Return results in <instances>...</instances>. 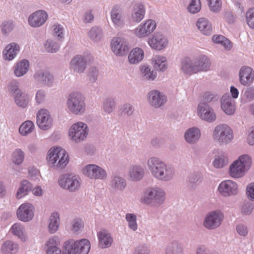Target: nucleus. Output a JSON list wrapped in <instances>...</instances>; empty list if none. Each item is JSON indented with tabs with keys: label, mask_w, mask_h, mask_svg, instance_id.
<instances>
[{
	"label": "nucleus",
	"mask_w": 254,
	"mask_h": 254,
	"mask_svg": "<svg viewBox=\"0 0 254 254\" xmlns=\"http://www.w3.org/2000/svg\"><path fill=\"white\" fill-rule=\"evenodd\" d=\"M148 168L152 175L160 180H169L174 175V171L170 167L159 159L152 157L148 161Z\"/></svg>",
	"instance_id": "1"
},
{
	"label": "nucleus",
	"mask_w": 254,
	"mask_h": 254,
	"mask_svg": "<svg viewBox=\"0 0 254 254\" xmlns=\"http://www.w3.org/2000/svg\"><path fill=\"white\" fill-rule=\"evenodd\" d=\"M69 159L67 152L63 148L56 147L51 148L48 152V164L59 169L64 168L68 163Z\"/></svg>",
	"instance_id": "2"
},
{
	"label": "nucleus",
	"mask_w": 254,
	"mask_h": 254,
	"mask_svg": "<svg viewBox=\"0 0 254 254\" xmlns=\"http://www.w3.org/2000/svg\"><path fill=\"white\" fill-rule=\"evenodd\" d=\"M252 159L248 155H242L229 167L230 176L234 178H240L245 175L252 165Z\"/></svg>",
	"instance_id": "3"
},
{
	"label": "nucleus",
	"mask_w": 254,
	"mask_h": 254,
	"mask_svg": "<svg viewBox=\"0 0 254 254\" xmlns=\"http://www.w3.org/2000/svg\"><path fill=\"white\" fill-rule=\"evenodd\" d=\"M190 59L189 58L184 59L181 63V69L186 74H192L199 71H207L209 69L210 62L207 57L203 56L197 59L194 63V67L190 66L186 67V64H189Z\"/></svg>",
	"instance_id": "4"
},
{
	"label": "nucleus",
	"mask_w": 254,
	"mask_h": 254,
	"mask_svg": "<svg viewBox=\"0 0 254 254\" xmlns=\"http://www.w3.org/2000/svg\"><path fill=\"white\" fill-rule=\"evenodd\" d=\"M64 247L67 254H87L90 249V244L86 239L76 242L70 240L64 243Z\"/></svg>",
	"instance_id": "5"
},
{
	"label": "nucleus",
	"mask_w": 254,
	"mask_h": 254,
	"mask_svg": "<svg viewBox=\"0 0 254 254\" xmlns=\"http://www.w3.org/2000/svg\"><path fill=\"white\" fill-rule=\"evenodd\" d=\"M88 132L87 126L82 122H78L70 128L69 136L72 141L79 142L86 138Z\"/></svg>",
	"instance_id": "6"
},
{
	"label": "nucleus",
	"mask_w": 254,
	"mask_h": 254,
	"mask_svg": "<svg viewBox=\"0 0 254 254\" xmlns=\"http://www.w3.org/2000/svg\"><path fill=\"white\" fill-rule=\"evenodd\" d=\"M214 139L219 143H227L233 138V132L226 125L217 126L213 134Z\"/></svg>",
	"instance_id": "7"
},
{
	"label": "nucleus",
	"mask_w": 254,
	"mask_h": 254,
	"mask_svg": "<svg viewBox=\"0 0 254 254\" xmlns=\"http://www.w3.org/2000/svg\"><path fill=\"white\" fill-rule=\"evenodd\" d=\"M69 110L75 114L84 112L85 104L81 94L78 93H73L70 95L67 101Z\"/></svg>",
	"instance_id": "8"
},
{
	"label": "nucleus",
	"mask_w": 254,
	"mask_h": 254,
	"mask_svg": "<svg viewBox=\"0 0 254 254\" xmlns=\"http://www.w3.org/2000/svg\"><path fill=\"white\" fill-rule=\"evenodd\" d=\"M60 186L69 191H73L78 190L80 187V179L77 176L68 174L59 180Z\"/></svg>",
	"instance_id": "9"
},
{
	"label": "nucleus",
	"mask_w": 254,
	"mask_h": 254,
	"mask_svg": "<svg viewBox=\"0 0 254 254\" xmlns=\"http://www.w3.org/2000/svg\"><path fill=\"white\" fill-rule=\"evenodd\" d=\"M156 27V24L154 20L147 19L134 30V33L138 37H145L152 33Z\"/></svg>",
	"instance_id": "10"
},
{
	"label": "nucleus",
	"mask_w": 254,
	"mask_h": 254,
	"mask_svg": "<svg viewBox=\"0 0 254 254\" xmlns=\"http://www.w3.org/2000/svg\"><path fill=\"white\" fill-rule=\"evenodd\" d=\"M34 208L29 203L22 204L17 210V216L19 220L23 222H28L34 217Z\"/></svg>",
	"instance_id": "11"
},
{
	"label": "nucleus",
	"mask_w": 254,
	"mask_h": 254,
	"mask_svg": "<svg viewBox=\"0 0 254 254\" xmlns=\"http://www.w3.org/2000/svg\"><path fill=\"white\" fill-rule=\"evenodd\" d=\"M37 124L43 130H48L51 128L53 120L47 110L42 109L38 111L37 114Z\"/></svg>",
	"instance_id": "12"
},
{
	"label": "nucleus",
	"mask_w": 254,
	"mask_h": 254,
	"mask_svg": "<svg viewBox=\"0 0 254 254\" xmlns=\"http://www.w3.org/2000/svg\"><path fill=\"white\" fill-rule=\"evenodd\" d=\"M223 218L222 213L219 211H212L209 213L204 222V226L210 229H213L220 226Z\"/></svg>",
	"instance_id": "13"
},
{
	"label": "nucleus",
	"mask_w": 254,
	"mask_h": 254,
	"mask_svg": "<svg viewBox=\"0 0 254 254\" xmlns=\"http://www.w3.org/2000/svg\"><path fill=\"white\" fill-rule=\"evenodd\" d=\"M197 115L202 120L209 122L214 121L216 117L213 110L204 102L198 105Z\"/></svg>",
	"instance_id": "14"
},
{
	"label": "nucleus",
	"mask_w": 254,
	"mask_h": 254,
	"mask_svg": "<svg viewBox=\"0 0 254 254\" xmlns=\"http://www.w3.org/2000/svg\"><path fill=\"white\" fill-rule=\"evenodd\" d=\"M48 17L47 13L42 10H37L31 14L28 18L29 25L33 27H38L43 25Z\"/></svg>",
	"instance_id": "15"
},
{
	"label": "nucleus",
	"mask_w": 254,
	"mask_h": 254,
	"mask_svg": "<svg viewBox=\"0 0 254 254\" xmlns=\"http://www.w3.org/2000/svg\"><path fill=\"white\" fill-rule=\"evenodd\" d=\"M218 190L222 195L225 196L235 195L238 192V185L231 180H227L220 184Z\"/></svg>",
	"instance_id": "16"
},
{
	"label": "nucleus",
	"mask_w": 254,
	"mask_h": 254,
	"mask_svg": "<svg viewBox=\"0 0 254 254\" xmlns=\"http://www.w3.org/2000/svg\"><path fill=\"white\" fill-rule=\"evenodd\" d=\"M111 48L114 53L120 56L126 54L128 50L127 42L124 39L119 37L113 39Z\"/></svg>",
	"instance_id": "17"
},
{
	"label": "nucleus",
	"mask_w": 254,
	"mask_h": 254,
	"mask_svg": "<svg viewBox=\"0 0 254 254\" xmlns=\"http://www.w3.org/2000/svg\"><path fill=\"white\" fill-rule=\"evenodd\" d=\"M164 194V192L161 190L150 189L145 193L141 201L147 204L152 202H159L163 199Z\"/></svg>",
	"instance_id": "18"
},
{
	"label": "nucleus",
	"mask_w": 254,
	"mask_h": 254,
	"mask_svg": "<svg viewBox=\"0 0 254 254\" xmlns=\"http://www.w3.org/2000/svg\"><path fill=\"white\" fill-rule=\"evenodd\" d=\"M148 43L152 49L161 50L167 46L168 40L162 34L156 33L148 40Z\"/></svg>",
	"instance_id": "19"
},
{
	"label": "nucleus",
	"mask_w": 254,
	"mask_h": 254,
	"mask_svg": "<svg viewBox=\"0 0 254 254\" xmlns=\"http://www.w3.org/2000/svg\"><path fill=\"white\" fill-rule=\"evenodd\" d=\"M85 174L93 179H104L106 176L104 170L95 165H89L84 170Z\"/></svg>",
	"instance_id": "20"
},
{
	"label": "nucleus",
	"mask_w": 254,
	"mask_h": 254,
	"mask_svg": "<svg viewBox=\"0 0 254 254\" xmlns=\"http://www.w3.org/2000/svg\"><path fill=\"white\" fill-rule=\"evenodd\" d=\"M240 82L243 85H249L254 79V71L250 67H243L239 73Z\"/></svg>",
	"instance_id": "21"
},
{
	"label": "nucleus",
	"mask_w": 254,
	"mask_h": 254,
	"mask_svg": "<svg viewBox=\"0 0 254 254\" xmlns=\"http://www.w3.org/2000/svg\"><path fill=\"white\" fill-rule=\"evenodd\" d=\"M70 67L74 72H82L86 68V61L82 56H76L71 61Z\"/></svg>",
	"instance_id": "22"
},
{
	"label": "nucleus",
	"mask_w": 254,
	"mask_h": 254,
	"mask_svg": "<svg viewBox=\"0 0 254 254\" xmlns=\"http://www.w3.org/2000/svg\"><path fill=\"white\" fill-rule=\"evenodd\" d=\"M111 17L113 23L118 27L124 24V17L122 8L118 5L115 6L111 11Z\"/></svg>",
	"instance_id": "23"
},
{
	"label": "nucleus",
	"mask_w": 254,
	"mask_h": 254,
	"mask_svg": "<svg viewBox=\"0 0 254 254\" xmlns=\"http://www.w3.org/2000/svg\"><path fill=\"white\" fill-rule=\"evenodd\" d=\"M149 101L152 106L158 108L160 107L166 101L165 96L160 92L153 90L149 93Z\"/></svg>",
	"instance_id": "24"
},
{
	"label": "nucleus",
	"mask_w": 254,
	"mask_h": 254,
	"mask_svg": "<svg viewBox=\"0 0 254 254\" xmlns=\"http://www.w3.org/2000/svg\"><path fill=\"white\" fill-rule=\"evenodd\" d=\"M221 108L226 114H233L235 112L234 101L228 95H224L221 99Z\"/></svg>",
	"instance_id": "25"
},
{
	"label": "nucleus",
	"mask_w": 254,
	"mask_h": 254,
	"mask_svg": "<svg viewBox=\"0 0 254 254\" xmlns=\"http://www.w3.org/2000/svg\"><path fill=\"white\" fill-rule=\"evenodd\" d=\"M145 8L141 3H137L134 5L131 14V20L138 23L144 17Z\"/></svg>",
	"instance_id": "26"
},
{
	"label": "nucleus",
	"mask_w": 254,
	"mask_h": 254,
	"mask_svg": "<svg viewBox=\"0 0 254 254\" xmlns=\"http://www.w3.org/2000/svg\"><path fill=\"white\" fill-rule=\"evenodd\" d=\"M99 245L102 248H107L111 246L113 239L109 233L106 230H102L98 233Z\"/></svg>",
	"instance_id": "27"
},
{
	"label": "nucleus",
	"mask_w": 254,
	"mask_h": 254,
	"mask_svg": "<svg viewBox=\"0 0 254 254\" xmlns=\"http://www.w3.org/2000/svg\"><path fill=\"white\" fill-rule=\"evenodd\" d=\"M198 29L204 35H209L212 33V27L211 23L205 18H200L196 23Z\"/></svg>",
	"instance_id": "28"
},
{
	"label": "nucleus",
	"mask_w": 254,
	"mask_h": 254,
	"mask_svg": "<svg viewBox=\"0 0 254 254\" xmlns=\"http://www.w3.org/2000/svg\"><path fill=\"white\" fill-rule=\"evenodd\" d=\"M19 50V46L15 43L8 45L3 51L4 59L9 61L12 60L15 58Z\"/></svg>",
	"instance_id": "29"
},
{
	"label": "nucleus",
	"mask_w": 254,
	"mask_h": 254,
	"mask_svg": "<svg viewBox=\"0 0 254 254\" xmlns=\"http://www.w3.org/2000/svg\"><path fill=\"white\" fill-rule=\"evenodd\" d=\"M144 52L139 48L133 49L129 53L128 59L131 64H135L140 62L143 58Z\"/></svg>",
	"instance_id": "30"
},
{
	"label": "nucleus",
	"mask_w": 254,
	"mask_h": 254,
	"mask_svg": "<svg viewBox=\"0 0 254 254\" xmlns=\"http://www.w3.org/2000/svg\"><path fill=\"white\" fill-rule=\"evenodd\" d=\"M29 63L28 61L23 60L17 63L14 70V74L17 77H20L24 75L28 71Z\"/></svg>",
	"instance_id": "31"
},
{
	"label": "nucleus",
	"mask_w": 254,
	"mask_h": 254,
	"mask_svg": "<svg viewBox=\"0 0 254 254\" xmlns=\"http://www.w3.org/2000/svg\"><path fill=\"white\" fill-rule=\"evenodd\" d=\"M36 80L42 84L50 86L54 81V78L48 71L36 73L34 76Z\"/></svg>",
	"instance_id": "32"
},
{
	"label": "nucleus",
	"mask_w": 254,
	"mask_h": 254,
	"mask_svg": "<svg viewBox=\"0 0 254 254\" xmlns=\"http://www.w3.org/2000/svg\"><path fill=\"white\" fill-rule=\"evenodd\" d=\"M17 244L11 241H6L2 244L1 252L3 254H14L18 251Z\"/></svg>",
	"instance_id": "33"
},
{
	"label": "nucleus",
	"mask_w": 254,
	"mask_h": 254,
	"mask_svg": "<svg viewBox=\"0 0 254 254\" xmlns=\"http://www.w3.org/2000/svg\"><path fill=\"white\" fill-rule=\"evenodd\" d=\"M11 232L15 236H17L22 241L25 242L27 240V237L24 233V228L23 225L19 223H15L11 229Z\"/></svg>",
	"instance_id": "34"
},
{
	"label": "nucleus",
	"mask_w": 254,
	"mask_h": 254,
	"mask_svg": "<svg viewBox=\"0 0 254 254\" xmlns=\"http://www.w3.org/2000/svg\"><path fill=\"white\" fill-rule=\"evenodd\" d=\"M17 92V93L15 97V103L19 107H26L29 101V97L17 88L15 89L14 92Z\"/></svg>",
	"instance_id": "35"
},
{
	"label": "nucleus",
	"mask_w": 254,
	"mask_h": 254,
	"mask_svg": "<svg viewBox=\"0 0 254 254\" xmlns=\"http://www.w3.org/2000/svg\"><path fill=\"white\" fill-rule=\"evenodd\" d=\"M152 64L154 68L160 71H163L167 67L166 59L161 56H155L152 59Z\"/></svg>",
	"instance_id": "36"
},
{
	"label": "nucleus",
	"mask_w": 254,
	"mask_h": 254,
	"mask_svg": "<svg viewBox=\"0 0 254 254\" xmlns=\"http://www.w3.org/2000/svg\"><path fill=\"white\" fill-rule=\"evenodd\" d=\"M143 169L139 166H133L129 170V175L132 181L139 180L143 177Z\"/></svg>",
	"instance_id": "37"
},
{
	"label": "nucleus",
	"mask_w": 254,
	"mask_h": 254,
	"mask_svg": "<svg viewBox=\"0 0 254 254\" xmlns=\"http://www.w3.org/2000/svg\"><path fill=\"white\" fill-rule=\"evenodd\" d=\"M200 133L198 128L192 127L188 129L185 135V139L188 142H194L200 137Z\"/></svg>",
	"instance_id": "38"
},
{
	"label": "nucleus",
	"mask_w": 254,
	"mask_h": 254,
	"mask_svg": "<svg viewBox=\"0 0 254 254\" xmlns=\"http://www.w3.org/2000/svg\"><path fill=\"white\" fill-rule=\"evenodd\" d=\"M31 184L26 180H24L21 182L20 187H19L16 194V197L17 199H20L22 197L27 194L28 191L31 189Z\"/></svg>",
	"instance_id": "39"
},
{
	"label": "nucleus",
	"mask_w": 254,
	"mask_h": 254,
	"mask_svg": "<svg viewBox=\"0 0 254 254\" xmlns=\"http://www.w3.org/2000/svg\"><path fill=\"white\" fill-rule=\"evenodd\" d=\"M60 244L59 239L56 237H53L50 238L46 242L45 245V249L47 254H49V252H54L57 249H60L58 246Z\"/></svg>",
	"instance_id": "40"
},
{
	"label": "nucleus",
	"mask_w": 254,
	"mask_h": 254,
	"mask_svg": "<svg viewBox=\"0 0 254 254\" xmlns=\"http://www.w3.org/2000/svg\"><path fill=\"white\" fill-rule=\"evenodd\" d=\"M50 220L49 230L51 233H54L58 230L59 226L60 218L59 214L53 213L50 217Z\"/></svg>",
	"instance_id": "41"
},
{
	"label": "nucleus",
	"mask_w": 254,
	"mask_h": 254,
	"mask_svg": "<svg viewBox=\"0 0 254 254\" xmlns=\"http://www.w3.org/2000/svg\"><path fill=\"white\" fill-rule=\"evenodd\" d=\"M34 128V125L33 122L30 121H26L20 126L19 132L22 135H26L31 133Z\"/></svg>",
	"instance_id": "42"
},
{
	"label": "nucleus",
	"mask_w": 254,
	"mask_h": 254,
	"mask_svg": "<svg viewBox=\"0 0 254 254\" xmlns=\"http://www.w3.org/2000/svg\"><path fill=\"white\" fill-rule=\"evenodd\" d=\"M140 71L142 76L145 79L154 80L156 77V72L153 70L151 71L148 66L142 65Z\"/></svg>",
	"instance_id": "43"
},
{
	"label": "nucleus",
	"mask_w": 254,
	"mask_h": 254,
	"mask_svg": "<svg viewBox=\"0 0 254 254\" xmlns=\"http://www.w3.org/2000/svg\"><path fill=\"white\" fill-rule=\"evenodd\" d=\"M212 41L218 44H221L226 48H230L231 47L230 41L225 37L220 35H215L212 38Z\"/></svg>",
	"instance_id": "44"
},
{
	"label": "nucleus",
	"mask_w": 254,
	"mask_h": 254,
	"mask_svg": "<svg viewBox=\"0 0 254 254\" xmlns=\"http://www.w3.org/2000/svg\"><path fill=\"white\" fill-rule=\"evenodd\" d=\"M201 9V3L200 0H191L188 7V10L192 13H196Z\"/></svg>",
	"instance_id": "45"
},
{
	"label": "nucleus",
	"mask_w": 254,
	"mask_h": 254,
	"mask_svg": "<svg viewBox=\"0 0 254 254\" xmlns=\"http://www.w3.org/2000/svg\"><path fill=\"white\" fill-rule=\"evenodd\" d=\"M246 20L249 27L254 29V7L249 9L247 11Z\"/></svg>",
	"instance_id": "46"
},
{
	"label": "nucleus",
	"mask_w": 254,
	"mask_h": 254,
	"mask_svg": "<svg viewBox=\"0 0 254 254\" xmlns=\"http://www.w3.org/2000/svg\"><path fill=\"white\" fill-rule=\"evenodd\" d=\"M24 159V154L20 149H16L13 152L12 155V161L15 164H21Z\"/></svg>",
	"instance_id": "47"
},
{
	"label": "nucleus",
	"mask_w": 254,
	"mask_h": 254,
	"mask_svg": "<svg viewBox=\"0 0 254 254\" xmlns=\"http://www.w3.org/2000/svg\"><path fill=\"white\" fill-rule=\"evenodd\" d=\"M89 36L93 40L98 41L99 40L102 36V31L99 27H94L89 31Z\"/></svg>",
	"instance_id": "48"
},
{
	"label": "nucleus",
	"mask_w": 254,
	"mask_h": 254,
	"mask_svg": "<svg viewBox=\"0 0 254 254\" xmlns=\"http://www.w3.org/2000/svg\"><path fill=\"white\" fill-rule=\"evenodd\" d=\"M126 218L128 223L129 227L134 231L136 230L137 228L136 216L134 214L128 213L126 215Z\"/></svg>",
	"instance_id": "49"
},
{
	"label": "nucleus",
	"mask_w": 254,
	"mask_h": 254,
	"mask_svg": "<svg viewBox=\"0 0 254 254\" xmlns=\"http://www.w3.org/2000/svg\"><path fill=\"white\" fill-rule=\"evenodd\" d=\"M208 5L211 11H219L221 8L222 3L221 0H207Z\"/></svg>",
	"instance_id": "50"
},
{
	"label": "nucleus",
	"mask_w": 254,
	"mask_h": 254,
	"mask_svg": "<svg viewBox=\"0 0 254 254\" xmlns=\"http://www.w3.org/2000/svg\"><path fill=\"white\" fill-rule=\"evenodd\" d=\"M45 46L47 50L51 53L56 52L59 48V44L53 42L52 40H48L45 43Z\"/></svg>",
	"instance_id": "51"
},
{
	"label": "nucleus",
	"mask_w": 254,
	"mask_h": 254,
	"mask_svg": "<svg viewBox=\"0 0 254 254\" xmlns=\"http://www.w3.org/2000/svg\"><path fill=\"white\" fill-rule=\"evenodd\" d=\"M228 162L227 157L221 156L216 158L213 161V165L216 168H222L226 165Z\"/></svg>",
	"instance_id": "52"
},
{
	"label": "nucleus",
	"mask_w": 254,
	"mask_h": 254,
	"mask_svg": "<svg viewBox=\"0 0 254 254\" xmlns=\"http://www.w3.org/2000/svg\"><path fill=\"white\" fill-rule=\"evenodd\" d=\"M181 249L178 247L176 243H174L168 247L166 251V254H181Z\"/></svg>",
	"instance_id": "53"
},
{
	"label": "nucleus",
	"mask_w": 254,
	"mask_h": 254,
	"mask_svg": "<svg viewBox=\"0 0 254 254\" xmlns=\"http://www.w3.org/2000/svg\"><path fill=\"white\" fill-rule=\"evenodd\" d=\"M114 187L117 189L122 190L126 186V182L123 178L115 177L114 180Z\"/></svg>",
	"instance_id": "54"
},
{
	"label": "nucleus",
	"mask_w": 254,
	"mask_h": 254,
	"mask_svg": "<svg viewBox=\"0 0 254 254\" xmlns=\"http://www.w3.org/2000/svg\"><path fill=\"white\" fill-rule=\"evenodd\" d=\"M246 193L249 199L254 200V183H251L248 186Z\"/></svg>",
	"instance_id": "55"
},
{
	"label": "nucleus",
	"mask_w": 254,
	"mask_h": 254,
	"mask_svg": "<svg viewBox=\"0 0 254 254\" xmlns=\"http://www.w3.org/2000/svg\"><path fill=\"white\" fill-rule=\"evenodd\" d=\"M115 107V103L113 101L108 100L104 104L105 111L108 113L111 112Z\"/></svg>",
	"instance_id": "56"
},
{
	"label": "nucleus",
	"mask_w": 254,
	"mask_h": 254,
	"mask_svg": "<svg viewBox=\"0 0 254 254\" xmlns=\"http://www.w3.org/2000/svg\"><path fill=\"white\" fill-rule=\"evenodd\" d=\"M83 226L82 222L80 219H75L74 220L72 226V231L74 232H77Z\"/></svg>",
	"instance_id": "57"
},
{
	"label": "nucleus",
	"mask_w": 254,
	"mask_h": 254,
	"mask_svg": "<svg viewBox=\"0 0 254 254\" xmlns=\"http://www.w3.org/2000/svg\"><path fill=\"white\" fill-rule=\"evenodd\" d=\"M36 101L38 104L42 103L45 100V94L44 91L39 90L36 94Z\"/></svg>",
	"instance_id": "58"
},
{
	"label": "nucleus",
	"mask_w": 254,
	"mask_h": 254,
	"mask_svg": "<svg viewBox=\"0 0 254 254\" xmlns=\"http://www.w3.org/2000/svg\"><path fill=\"white\" fill-rule=\"evenodd\" d=\"M216 96L211 94L209 92H205L203 96V100L207 102H210L214 100Z\"/></svg>",
	"instance_id": "59"
},
{
	"label": "nucleus",
	"mask_w": 254,
	"mask_h": 254,
	"mask_svg": "<svg viewBox=\"0 0 254 254\" xmlns=\"http://www.w3.org/2000/svg\"><path fill=\"white\" fill-rule=\"evenodd\" d=\"M12 24L9 22H6L2 24L1 26L2 31L4 33H6L8 31H10L12 29Z\"/></svg>",
	"instance_id": "60"
},
{
	"label": "nucleus",
	"mask_w": 254,
	"mask_h": 254,
	"mask_svg": "<svg viewBox=\"0 0 254 254\" xmlns=\"http://www.w3.org/2000/svg\"><path fill=\"white\" fill-rule=\"evenodd\" d=\"M54 31L58 37H62L63 35V28L60 25H55L54 26Z\"/></svg>",
	"instance_id": "61"
},
{
	"label": "nucleus",
	"mask_w": 254,
	"mask_h": 254,
	"mask_svg": "<svg viewBox=\"0 0 254 254\" xmlns=\"http://www.w3.org/2000/svg\"><path fill=\"white\" fill-rule=\"evenodd\" d=\"M238 233L242 236H246L247 234V228L243 225H238L237 227Z\"/></svg>",
	"instance_id": "62"
},
{
	"label": "nucleus",
	"mask_w": 254,
	"mask_h": 254,
	"mask_svg": "<svg viewBox=\"0 0 254 254\" xmlns=\"http://www.w3.org/2000/svg\"><path fill=\"white\" fill-rule=\"evenodd\" d=\"M248 143L251 145H254V127L248 135Z\"/></svg>",
	"instance_id": "63"
},
{
	"label": "nucleus",
	"mask_w": 254,
	"mask_h": 254,
	"mask_svg": "<svg viewBox=\"0 0 254 254\" xmlns=\"http://www.w3.org/2000/svg\"><path fill=\"white\" fill-rule=\"evenodd\" d=\"M223 18L229 23H233L234 21L233 16L230 13H225Z\"/></svg>",
	"instance_id": "64"
}]
</instances>
